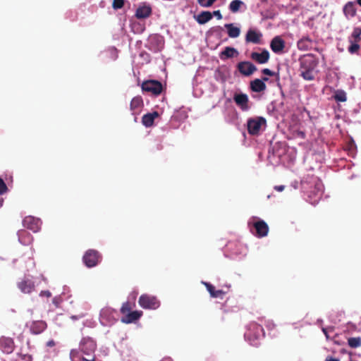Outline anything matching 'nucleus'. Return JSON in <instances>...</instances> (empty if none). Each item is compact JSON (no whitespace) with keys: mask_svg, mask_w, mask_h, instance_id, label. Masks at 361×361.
Instances as JSON below:
<instances>
[{"mask_svg":"<svg viewBox=\"0 0 361 361\" xmlns=\"http://www.w3.org/2000/svg\"><path fill=\"white\" fill-rule=\"evenodd\" d=\"M142 90L145 92H151L154 95H159L163 90V86L159 81L150 80L142 82Z\"/></svg>","mask_w":361,"mask_h":361,"instance_id":"nucleus-4","label":"nucleus"},{"mask_svg":"<svg viewBox=\"0 0 361 361\" xmlns=\"http://www.w3.org/2000/svg\"><path fill=\"white\" fill-rule=\"evenodd\" d=\"M216 1V0H197V2L202 7H209L212 6Z\"/></svg>","mask_w":361,"mask_h":361,"instance_id":"nucleus-34","label":"nucleus"},{"mask_svg":"<svg viewBox=\"0 0 361 361\" xmlns=\"http://www.w3.org/2000/svg\"><path fill=\"white\" fill-rule=\"evenodd\" d=\"M225 27L227 29L228 35L231 38H236L240 35V30L232 23L226 24Z\"/></svg>","mask_w":361,"mask_h":361,"instance_id":"nucleus-27","label":"nucleus"},{"mask_svg":"<svg viewBox=\"0 0 361 361\" xmlns=\"http://www.w3.org/2000/svg\"><path fill=\"white\" fill-rule=\"evenodd\" d=\"M266 123V120L263 117H256L250 118L247 121V131L249 134L255 135L259 133L262 125Z\"/></svg>","mask_w":361,"mask_h":361,"instance_id":"nucleus-5","label":"nucleus"},{"mask_svg":"<svg viewBox=\"0 0 361 361\" xmlns=\"http://www.w3.org/2000/svg\"><path fill=\"white\" fill-rule=\"evenodd\" d=\"M78 354V352L75 350H72L70 353L71 358L73 361H75V358L77 357Z\"/></svg>","mask_w":361,"mask_h":361,"instance_id":"nucleus-41","label":"nucleus"},{"mask_svg":"<svg viewBox=\"0 0 361 361\" xmlns=\"http://www.w3.org/2000/svg\"><path fill=\"white\" fill-rule=\"evenodd\" d=\"M125 0H114L112 3V7L115 10L120 9L123 7Z\"/></svg>","mask_w":361,"mask_h":361,"instance_id":"nucleus-33","label":"nucleus"},{"mask_svg":"<svg viewBox=\"0 0 361 361\" xmlns=\"http://www.w3.org/2000/svg\"><path fill=\"white\" fill-rule=\"evenodd\" d=\"M80 349L84 354L90 355L96 349V343L90 338H83L80 342Z\"/></svg>","mask_w":361,"mask_h":361,"instance_id":"nucleus-10","label":"nucleus"},{"mask_svg":"<svg viewBox=\"0 0 361 361\" xmlns=\"http://www.w3.org/2000/svg\"><path fill=\"white\" fill-rule=\"evenodd\" d=\"M47 327L46 322L42 320L32 321L30 325L29 329L32 334H39L42 333Z\"/></svg>","mask_w":361,"mask_h":361,"instance_id":"nucleus-12","label":"nucleus"},{"mask_svg":"<svg viewBox=\"0 0 361 361\" xmlns=\"http://www.w3.org/2000/svg\"><path fill=\"white\" fill-rule=\"evenodd\" d=\"M142 106L143 100L141 97L137 96L132 99L130 104V109L133 112V114H136L140 111Z\"/></svg>","mask_w":361,"mask_h":361,"instance_id":"nucleus-24","label":"nucleus"},{"mask_svg":"<svg viewBox=\"0 0 361 361\" xmlns=\"http://www.w3.org/2000/svg\"><path fill=\"white\" fill-rule=\"evenodd\" d=\"M244 4V3L240 0H234L232 1L229 4V10L232 13H237L240 11V7Z\"/></svg>","mask_w":361,"mask_h":361,"instance_id":"nucleus-28","label":"nucleus"},{"mask_svg":"<svg viewBox=\"0 0 361 361\" xmlns=\"http://www.w3.org/2000/svg\"><path fill=\"white\" fill-rule=\"evenodd\" d=\"M285 188L284 185H276L274 187V190H276L278 192H282Z\"/></svg>","mask_w":361,"mask_h":361,"instance_id":"nucleus-44","label":"nucleus"},{"mask_svg":"<svg viewBox=\"0 0 361 361\" xmlns=\"http://www.w3.org/2000/svg\"><path fill=\"white\" fill-rule=\"evenodd\" d=\"M102 259L101 254L94 249L87 250L82 257V261L88 268L96 267L102 261Z\"/></svg>","mask_w":361,"mask_h":361,"instance_id":"nucleus-2","label":"nucleus"},{"mask_svg":"<svg viewBox=\"0 0 361 361\" xmlns=\"http://www.w3.org/2000/svg\"><path fill=\"white\" fill-rule=\"evenodd\" d=\"M159 114L157 111L146 114L142 118V123L147 128L151 127L154 124V119L159 117Z\"/></svg>","mask_w":361,"mask_h":361,"instance_id":"nucleus-20","label":"nucleus"},{"mask_svg":"<svg viewBox=\"0 0 361 361\" xmlns=\"http://www.w3.org/2000/svg\"><path fill=\"white\" fill-rule=\"evenodd\" d=\"M251 59L258 63L262 64L267 63L269 59V53L267 50L264 49L261 53L252 52L250 56Z\"/></svg>","mask_w":361,"mask_h":361,"instance_id":"nucleus-16","label":"nucleus"},{"mask_svg":"<svg viewBox=\"0 0 361 361\" xmlns=\"http://www.w3.org/2000/svg\"><path fill=\"white\" fill-rule=\"evenodd\" d=\"M56 345L54 340H50L47 343V346L48 347H54Z\"/></svg>","mask_w":361,"mask_h":361,"instance_id":"nucleus-45","label":"nucleus"},{"mask_svg":"<svg viewBox=\"0 0 361 361\" xmlns=\"http://www.w3.org/2000/svg\"><path fill=\"white\" fill-rule=\"evenodd\" d=\"M357 3L360 6H361V0H357Z\"/></svg>","mask_w":361,"mask_h":361,"instance_id":"nucleus-52","label":"nucleus"},{"mask_svg":"<svg viewBox=\"0 0 361 361\" xmlns=\"http://www.w3.org/2000/svg\"><path fill=\"white\" fill-rule=\"evenodd\" d=\"M360 35H361V28L355 27L351 35L350 42H352L353 39V42H359L361 39Z\"/></svg>","mask_w":361,"mask_h":361,"instance_id":"nucleus-31","label":"nucleus"},{"mask_svg":"<svg viewBox=\"0 0 361 361\" xmlns=\"http://www.w3.org/2000/svg\"><path fill=\"white\" fill-rule=\"evenodd\" d=\"M351 42V45L348 47V51L351 54L357 52V51L360 49V45L358 44V42L353 41Z\"/></svg>","mask_w":361,"mask_h":361,"instance_id":"nucleus-35","label":"nucleus"},{"mask_svg":"<svg viewBox=\"0 0 361 361\" xmlns=\"http://www.w3.org/2000/svg\"><path fill=\"white\" fill-rule=\"evenodd\" d=\"M233 100L237 104V106H238L243 111H247L249 109V99L246 94L236 93L233 96Z\"/></svg>","mask_w":361,"mask_h":361,"instance_id":"nucleus-11","label":"nucleus"},{"mask_svg":"<svg viewBox=\"0 0 361 361\" xmlns=\"http://www.w3.org/2000/svg\"><path fill=\"white\" fill-rule=\"evenodd\" d=\"M239 54L238 50L231 47H226L225 49L219 54V58L225 61L228 59L233 58Z\"/></svg>","mask_w":361,"mask_h":361,"instance_id":"nucleus-18","label":"nucleus"},{"mask_svg":"<svg viewBox=\"0 0 361 361\" xmlns=\"http://www.w3.org/2000/svg\"><path fill=\"white\" fill-rule=\"evenodd\" d=\"M274 326H275V324H269V325H267V327L269 329H271L274 328Z\"/></svg>","mask_w":361,"mask_h":361,"instance_id":"nucleus-48","label":"nucleus"},{"mask_svg":"<svg viewBox=\"0 0 361 361\" xmlns=\"http://www.w3.org/2000/svg\"><path fill=\"white\" fill-rule=\"evenodd\" d=\"M142 315V311H131L121 318V322L125 324L133 323L138 320Z\"/></svg>","mask_w":361,"mask_h":361,"instance_id":"nucleus-17","label":"nucleus"},{"mask_svg":"<svg viewBox=\"0 0 361 361\" xmlns=\"http://www.w3.org/2000/svg\"><path fill=\"white\" fill-rule=\"evenodd\" d=\"M356 145L352 137H348L345 140V145L343 147V150L346 151L350 156L353 157L356 152Z\"/></svg>","mask_w":361,"mask_h":361,"instance_id":"nucleus-25","label":"nucleus"},{"mask_svg":"<svg viewBox=\"0 0 361 361\" xmlns=\"http://www.w3.org/2000/svg\"><path fill=\"white\" fill-rule=\"evenodd\" d=\"M333 98L335 99V101L336 102L338 103V91L334 92V94L333 95Z\"/></svg>","mask_w":361,"mask_h":361,"instance_id":"nucleus-46","label":"nucleus"},{"mask_svg":"<svg viewBox=\"0 0 361 361\" xmlns=\"http://www.w3.org/2000/svg\"><path fill=\"white\" fill-rule=\"evenodd\" d=\"M322 331L324 334H325L327 339L330 338L329 333L333 331V328L329 327V328H323Z\"/></svg>","mask_w":361,"mask_h":361,"instance_id":"nucleus-40","label":"nucleus"},{"mask_svg":"<svg viewBox=\"0 0 361 361\" xmlns=\"http://www.w3.org/2000/svg\"><path fill=\"white\" fill-rule=\"evenodd\" d=\"M139 305L145 309L156 310L160 305L159 300L153 295L143 294L138 300Z\"/></svg>","mask_w":361,"mask_h":361,"instance_id":"nucleus-3","label":"nucleus"},{"mask_svg":"<svg viewBox=\"0 0 361 361\" xmlns=\"http://www.w3.org/2000/svg\"><path fill=\"white\" fill-rule=\"evenodd\" d=\"M82 360L83 361H95L94 359H92V360H87L86 358H82Z\"/></svg>","mask_w":361,"mask_h":361,"instance_id":"nucleus-51","label":"nucleus"},{"mask_svg":"<svg viewBox=\"0 0 361 361\" xmlns=\"http://www.w3.org/2000/svg\"><path fill=\"white\" fill-rule=\"evenodd\" d=\"M212 13V16H214L217 18V19L221 20L222 19V15L219 10L214 11Z\"/></svg>","mask_w":361,"mask_h":361,"instance_id":"nucleus-42","label":"nucleus"},{"mask_svg":"<svg viewBox=\"0 0 361 361\" xmlns=\"http://www.w3.org/2000/svg\"><path fill=\"white\" fill-rule=\"evenodd\" d=\"M300 73L306 80H313L317 74L318 59L313 54H305L299 59Z\"/></svg>","mask_w":361,"mask_h":361,"instance_id":"nucleus-1","label":"nucleus"},{"mask_svg":"<svg viewBox=\"0 0 361 361\" xmlns=\"http://www.w3.org/2000/svg\"><path fill=\"white\" fill-rule=\"evenodd\" d=\"M4 201V198L0 197V208L3 206Z\"/></svg>","mask_w":361,"mask_h":361,"instance_id":"nucleus-49","label":"nucleus"},{"mask_svg":"<svg viewBox=\"0 0 361 361\" xmlns=\"http://www.w3.org/2000/svg\"><path fill=\"white\" fill-rule=\"evenodd\" d=\"M195 18L199 24L203 25L212 18V13L207 11H202L197 16H195Z\"/></svg>","mask_w":361,"mask_h":361,"instance_id":"nucleus-26","label":"nucleus"},{"mask_svg":"<svg viewBox=\"0 0 361 361\" xmlns=\"http://www.w3.org/2000/svg\"><path fill=\"white\" fill-rule=\"evenodd\" d=\"M152 14V8L149 6H142L137 8L135 17L138 19L148 18Z\"/></svg>","mask_w":361,"mask_h":361,"instance_id":"nucleus-22","label":"nucleus"},{"mask_svg":"<svg viewBox=\"0 0 361 361\" xmlns=\"http://www.w3.org/2000/svg\"><path fill=\"white\" fill-rule=\"evenodd\" d=\"M262 73L269 76H275L276 73L269 68H264L262 71Z\"/></svg>","mask_w":361,"mask_h":361,"instance_id":"nucleus-38","label":"nucleus"},{"mask_svg":"<svg viewBox=\"0 0 361 361\" xmlns=\"http://www.w3.org/2000/svg\"><path fill=\"white\" fill-rule=\"evenodd\" d=\"M41 296H46L47 298H49L51 296V293L49 290H42L40 293Z\"/></svg>","mask_w":361,"mask_h":361,"instance_id":"nucleus-43","label":"nucleus"},{"mask_svg":"<svg viewBox=\"0 0 361 361\" xmlns=\"http://www.w3.org/2000/svg\"><path fill=\"white\" fill-rule=\"evenodd\" d=\"M343 12L347 16H354L356 13L355 6L352 3L347 4L343 8Z\"/></svg>","mask_w":361,"mask_h":361,"instance_id":"nucleus-29","label":"nucleus"},{"mask_svg":"<svg viewBox=\"0 0 361 361\" xmlns=\"http://www.w3.org/2000/svg\"><path fill=\"white\" fill-rule=\"evenodd\" d=\"M252 328H253L255 330L257 331V332H262L263 334H264V329L262 328V326L261 325H259L257 324H251L250 326Z\"/></svg>","mask_w":361,"mask_h":361,"instance_id":"nucleus-37","label":"nucleus"},{"mask_svg":"<svg viewBox=\"0 0 361 361\" xmlns=\"http://www.w3.org/2000/svg\"><path fill=\"white\" fill-rule=\"evenodd\" d=\"M268 78H263L262 80L260 79H255L254 80L250 82V87L252 92H261L266 90L267 85L264 83V81H268Z\"/></svg>","mask_w":361,"mask_h":361,"instance_id":"nucleus-13","label":"nucleus"},{"mask_svg":"<svg viewBox=\"0 0 361 361\" xmlns=\"http://www.w3.org/2000/svg\"><path fill=\"white\" fill-rule=\"evenodd\" d=\"M202 283L206 287L207 291L209 293L211 297L212 298H223L225 292L222 290H215V287L208 282H202Z\"/></svg>","mask_w":361,"mask_h":361,"instance_id":"nucleus-21","label":"nucleus"},{"mask_svg":"<svg viewBox=\"0 0 361 361\" xmlns=\"http://www.w3.org/2000/svg\"><path fill=\"white\" fill-rule=\"evenodd\" d=\"M347 99L346 98V94L344 91L340 90L339 93V101L340 102H345Z\"/></svg>","mask_w":361,"mask_h":361,"instance_id":"nucleus-39","label":"nucleus"},{"mask_svg":"<svg viewBox=\"0 0 361 361\" xmlns=\"http://www.w3.org/2000/svg\"><path fill=\"white\" fill-rule=\"evenodd\" d=\"M8 190L6 184L4 183L2 178H0V195L6 193Z\"/></svg>","mask_w":361,"mask_h":361,"instance_id":"nucleus-36","label":"nucleus"},{"mask_svg":"<svg viewBox=\"0 0 361 361\" xmlns=\"http://www.w3.org/2000/svg\"><path fill=\"white\" fill-rule=\"evenodd\" d=\"M132 305L130 302H126L123 304L121 308V312L124 314V316L128 314V312H131Z\"/></svg>","mask_w":361,"mask_h":361,"instance_id":"nucleus-32","label":"nucleus"},{"mask_svg":"<svg viewBox=\"0 0 361 361\" xmlns=\"http://www.w3.org/2000/svg\"><path fill=\"white\" fill-rule=\"evenodd\" d=\"M18 287L23 293H30L35 289V283L29 279H23L18 283Z\"/></svg>","mask_w":361,"mask_h":361,"instance_id":"nucleus-15","label":"nucleus"},{"mask_svg":"<svg viewBox=\"0 0 361 361\" xmlns=\"http://www.w3.org/2000/svg\"><path fill=\"white\" fill-rule=\"evenodd\" d=\"M298 134L300 135V136L301 137H302V138H304V137H305V133H304L303 132H299V133H298Z\"/></svg>","mask_w":361,"mask_h":361,"instance_id":"nucleus-50","label":"nucleus"},{"mask_svg":"<svg viewBox=\"0 0 361 361\" xmlns=\"http://www.w3.org/2000/svg\"><path fill=\"white\" fill-rule=\"evenodd\" d=\"M297 45L300 50L307 51L312 49L313 41L308 37H304L298 42Z\"/></svg>","mask_w":361,"mask_h":361,"instance_id":"nucleus-23","label":"nucleus"},{"mask_svg":"<svg viewBox=\"0 0 361 361\" xmlns=\"http://www.w3.org/2000/svg\"><path fill=\"white\" fill-rule=\"evenodd\" d=\"M262 35L259 32H257L254 30H249L245 36V41L247 42H252L253 44H259Z\"/></svg>","mask_w":361,"mask_h":361,"instance_id":"nucleus-19","label":"nucleus"},{"mask_svg":"<svg viewBox=\"0 0 361 361\" xmlns=\"http://www.w3.org/2000/svg\"><path fill=\"white\" fill-rule=\"evenodd\" d=\"M348 344L352 348H357L361 346L360 337H350L348 339Z\"/></svg>","mask_w":361,"mask_h":361,"instance_id":"nucleus-30","label":"nucleus"},{"mask_svg":"<svg viewBox=\"0 0 361 361\" xmlns=\"http://www.w3.org/2000/svg\"><path fill=\"white\" fill-rule=\"evenodd\" d=\"M238 71L245 76H250L257 71V67L250 61H241L237 64Z\"/></svg>","mask_w":361,"mask_h":361,"instance_id":"nucleus-7","label":"nucleus"},{"mask_svg":"<svg viewBox=\"0 0 361 361\" xmlns=\"http://www.w3.org/2000/svg\"><path fill=\"white\" fill-rule=\"evenodd\" d=\"M325 361H338V359L333 358L332 357H326Z\"/></svg>","mask_w":361,"mask_h":361,"instance_id":"nucleus-47","label":"nucleus"},{"mask_svg":"<svg viewBox=\"0 0 361 361\" xmlns=\"http://www.w3.org/2000/svg\"><path fill=\"white\" fill-rule=\"evenodd\" d=\"M270 47L274 53H281L285 48V42L281 37L276 36L272 39Z\"/></svg>","mask_w":361,"mask_h":361,"instance_id":"nucleus-14","label":"nucleus"},{"mask_svg":"<svg viewBox=\"0 0 361 361\" xmlns=\"http://www.w3.org/2000/svg\"><path fill=\"white\" fill-rule=\"evenodd\" d=\"M253 227L255 229L254 234L258 238L265 237L269 233V226L263 220L259 219L254 222Z\"/></svg>","mask_w":361,"mask_h":361,"instance_id":"nucleus-8","label":"nucleus"},{"mask_svg":"<svg viewBox=\"0 0 361 361\" xmlns=\"http://www.w3.org/2000/svg\"><path fill=\"white\" fill-rule=\"evenodd\" d=\"M23 224L24 227L36 233L40 229L42 221L39 218L27 216L23 219Z\"/></svg>","mask_w":361,"mask_h":361,"instance_id":"nucleus-6","label":"nucleus"},{"mask_svg":"<svg viewBox=\"0 0 361 361\" xmlns=\"http://www.w3.org/2000/svg\"><path fill=\"white\" fill-rule=\"evenodd\" d=\"M15 343L12 338L2 337L0 338V349L6 354H11L15 350Z\"/></svg>","mask_w":361,"mask_h":361,"instance_id":"nucleus-9","label":"nucleus"}]
</instances>
